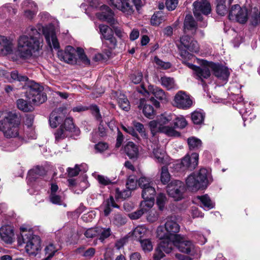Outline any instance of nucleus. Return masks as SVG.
Masks as SVG:
<instances>
[{"label":"nucleus","mask_w":260,"mask_h":260,"mask_svg":"<svg viewBox=\"0 0 260 260\" xmlns=\"http://www.w3.org/2000/svg\"><path fill=\"white\" fill-rule=\"evenodd\" d=\"M134 126L136 129L139 133L141 136L143 138H146V134L145 133L144 125L138 122H134Z\"/></svg>","instance_id":"obj_56"},{"label":"nucleus","mask_w":260,"mask_h":260,"mask_svg":"<svg viewBox=\"0 0 260 260\" xmlns=\"http://www.w3.org/2000/svg\"><path fill=\"white\" fill-rule=\"evenodd\" d=\"M205 118V113L202 111H195L191 114V119L195 124H200L203 123Z\"/></svg>","instance_id":"obj_37"},{"label":"nucleus","mask_w":260,"mask_h":260,"mask_svg":"<svg viewBox=\"0 0 260 260\" xmlns=\"http://www.w3.org/2000/svg\"><path fill=\"white\" fill-rule=\"evenodd\" d=\"M216 12L218 14L224 16L227 12V7L225 4H216Z\"/></svg>","instance_id":"obj_60"},{"label":"nucleus","mask_w":260,"mask_h":260,"mask_svg":"<svg viewBox=\"0 0 260 260\" xmlns=\"http://www.w3.org/2000/svg\"><path fill=\"white\" fill-rule=\"evenodd\" d=\"M20 235L17 241L19 245L25 244V250L30 255H36L41 250V240L33 233L32 229L26 225L20 228Z\"/></svg>","instance_id":"obj_2"},{"label":"nucleus","mask_w":260,"mask_h":260,"mask_svg":"<svg viewBox=\"0 0 260 260\" xmlns=\"http://www.w3.org/2000/svg\"><path fill=\"white\" fill-rule=\"evenodd\" d=\"M189 149L194 150L199 148L202 145V141L199 139L195 137L189 138L187 140Z\"/></svg>","instance_id":"obj_41"},{"label":"nucleus","mask_w":260,"mask_h":260,"mask_svg":"<svg viewBox=\"0 0 260 260\" xmlns=\"http://www.w3.org/2000/svg\"><path fill=\"white\" fill-rule=\"evenodd\" d=\"M105 39L106 40L105 43L110 49H114L115 47L117 42L116 39L113 37V33L110 35L109 37L105 38Z\"/></svg>","instance_id":"obj_54"},{"label":"nucleus","mask_w":260,"mask_h":260,"mask_svg":"<svg viewBox=\"0 0 260 260\" xmlns=\"http://www.w3.org/2000/svg\"><path fill=\"white\" fill-rule=\"evenodd\" d=\"M197 28V25L191 15H186L184 22V29L186 30H191L192 34H194Z\"/></svg>","instance_id":"obj_29"},{"label":"nucleus","mask_w":260,"mask_h":260,"mask_svg":"<svg viewBox=\"0 0 260 260\" xmlns=\"http://www.w3.org/2000/svg\"><path fill=\"white\" fill-rule=\"evenodd\" d=\"M85 236L88 238L98 237V228L88 229L84 233Z\"/></svg>","instance_id":"obj_63"},{"label":"nucleus","mask_w":260,"mask_h":260,"mask_svg":"<svg viewBox=\"0 0 260 260\" xmlns=\"http://www.w3.org/2000/svg\"><path fill=\"white\" fill-rule=\"evenodd\" d=\"M77 49L71 46L66 47L64 51H58L57 55L60 60L69 64H74L77 62Z\"/></svg>","instance_id":"obj_17"},{"label":"nucleus","mask_w":260,"mask_h":260,"mask_svg":"<svg viewBox=\"0 0 260 260\" xmlns=\"http://www.w3.org/2000/svg\"><path fill=\"white\" fill-rule=\"evenodd\" d=\"M171 243H172V248L175 246L180 251L188 254L194 258L200 257V248L196 246L191 241L186 240L182 236H180V239L177 238L172 241Z\"/></svg>","instance_id":"obj_6"},{"label":"nucleus","mask_w":260,"mask_h":260,"mask_svg":"<svg viewBox=\"0 0 260 260\" xmlns=\"http://www.w3.org/2000/svg\"><path fill=\"white\" fill-rule=\"evenodd\" d=\"M10 78L9 77L8 80L10 82L13 81H18L19 82H25L28 80L27 76L20 75L17 71H13L10 73Z\"/></svg>","instance_id":"obj_40"},{"label":"nucleus","mask_w":260,"mask_h":260,"mask_svg":"<svg viewBox=\"0 0 260 260\" xmlns=\"http://www.w3.org/2000/svg\"><path fill=\"white\" fill-rule=\"evenodd\" d=\"M141 203V208L146 212L148 211L154 205V199H143Z\"/></svg>","instance_id":"obj_43"},{"label":"nucleus","mask_w":260,"mask_h":260,"mask_svg":"<svg viewBox=\"0 0 260 260\" xmlns=\"http://www.w3.org/2000/svg\"><path fill=\"white\" fill-rule=\"evenodd\" d=\"M58 248L56 247L53 244L50 243L45 248V253L47 257L43 260H50V258L54 255L55 253L57 251Z\"/></svg>","instance_id":"obj_44"},{"label":"nucleus","mask_w":260,"mask_h":260,"mask_svg":"<svg viewBox=\"0 0 260 260\" xmlns=\"http://www.w3.org/2000/svg\"><path fill=\"white\" fill-rule=\"evenodd\" d=\"M139 109H142L144 115L147 118L151 119L154 116V110L152 106L147 103L145 99L140 98L138 105Z\"/></svg>","instance_id":"obj_22"},{"label":"nucleus","mask_w":260,"mask_h":260,"mask_svg":"<svg viewBox=\"0 0 260 260\" xmlns=\"http://www.w3.org/2000/svg\"><path fill=\"white\" fill-rule=\"evenodd\" d=\"M32 104L31 103L25 101L23 99H20L17 100V107L20 110L24 112H29L33 110Z\"/></svg>","instance_id":"obj_33"},{"label":"nucleus","mask_w":260,"mask_h":260,"mask_svg":"<svg viewBox=\"0 0 260 260\" xmlns=\"http://www.w3.org/2000/svg\"><path fill=\"white\" fill-rule=\"evenodd\" d=\"M174 117V114L172 113H165L161 114L158 118L159 123V132L168 136H179V133L175 130L174 127L170 126Z\"/></svg>","instance_id":"obj_8"},{"label":"nucleus","mask_w":260,"mask_h":260,"mask_svg":"<svg viewBox=\"0 0 260 260\" xmlns=\"http://www.w3.org/2000/svg\"><path fill=\"white\" fill-rule=\"evenodd\" d=\"M79 131L76 129L73 123L72 118H67L64 121L63 125H61L60 128L55 133V141H58L59 140L63 139L67 136V132H76Z\"/></svg>","instance_id":"obj_16"},{"label":"nucleus","mask_w":260,"mask_h":260,"mask_svg":"<svg viewBox=\"0 0 260 260\" xmlns=\"http://www.w3.org/2000/svg\"><path fill=\"white\" fill-rule=\"evenodd\" d=\"M178 4V0H166V7L169 11H173L176 9Z\"/></svg>","instance_id":"obj_59"},{"label":"nucleus","mask_w":260,"mask_h":260,"mask_svg":"<svg viewBox=\"0 0 260 260\" xmlns=\"http://www.w3.org/2000/svg\"><path fill=\"white\" fill-rule=\"evenodd\" d=\"M174 106L179 109H187L192 105V101L189 96L184 91H178L174 99Z\"/></svg>","instance_id":"obj_15"},{"label":"nucleus","mask_w":260,"mask_h":260,"mask_svg":"<svg viewBox=\"0 0 260 260\" xmlns=\"http://www.w3.org/2000/svg\"><path fill=\"white\" fill-rule=\"evenodd\" d=\"M113 222L116 225H122L126 223V220L120 215H116L114 217Z\"/></svg>","instance_id":"obj_64"},{"label":"nucleus","mask_w":260,"mask_h":260,"mask_svg":"<svg viewBox=\"0 0 260 260\" xmlns=\"http://www.w3.org/2000/svg\"><path fill=\"white\" fill-rule=\"evenodd\" d=\"M208 63L205 66L199 67L194 73L196 78L202 82H203L204 79H207L211 75L210 69L208 67Z\"/></svg>","instance_id":"obj_26"},{"label":"nucleus","mask_w":260,"mask_h":260,"mask_svg":"<svg viewBox=\"0 0 260 260\" xmlns=\"http://www.w3.org/2000/svg\"><path fill=\"white\" fill-rule=\"evenodd\" d=\"M160 240L161 241L158 244L155 253H154V260H160L164 257L165 254L163 252L166 253H169L172 250V243H171V242H168L163 240Z\"/></svg>","instance_id":"obj_19"},{"label":"nucleus","mask_w":260,"mask_h":260,"mask_svg":"<svg viewBox=\"0 0 260 260\" xmlns=\"http://www.w3.org/2000/svg\"><path fill=\"white\" fill-rule=\"evenodd\" d=\"M172 121H174V127L176 128L182 129L187 124V121L182 115L176 116L174 114V117Z\"/></svg>","instance_id":"obj_35"},{"label":"nucleus","mask_w":260,"mask_h":260,"mask_svg":"<svg viewBox=\"0 0 260 260\" xmlns=\"http://www.w3.org/2000/svg\"><path fill=\"white\" fill-rule=\"evenodd\" d=\"M41 34L33 27H28L26 34L18 40L17 53L22 59H29L39 56L42 47Z\"/></svg>","instance_id":"obj_1"},{"label":"nucleus","mask_w":260,"mask_h":260,"mask_svg":"<svg viewBox=\"0 0 260 260\" xmlns=\"http://www.w3.org/2000/svg\"><path fill=\"white\" fill-rule=\"evenodd\" d=\"M118 104L119 107L125 111H128L130 109L129 101L124 95L118 100Z\"/></svg>","instance_id":"obj_51"},{"label":"nucleus","mask_w":260,"mask_h":260,"mask_svg":"<svg viewBox=\"0 0 260 260\" xmlns=\"http://www.w3.org/2000/svg\"><path fill=\"white\" fill-rule=\"evenodd\" d=\"M229 18L232 21L244 24L248 20L247 9L241 8L239 5H233L230 10Z\"/></svg>","instance_id":"obj_10"},{"label":"nucleus","mask_w":260,"mask_h":260,"mask_svg":"<svg viewBox=\"0 0 260 260\" xmlns=\"http://www.w3.org/2000/svg\"><path fill=\"white\" fill-rule=\"evenodd\" d=\"M110 4L114 7L121 11L122 12L128 14L130 10L129 0H109Z\"/></svg>","instance_id":"obj_27"},{"label":"nucleus","mask_w":260,"mask_h":260,"mask_svg":"<svg viewBox=\"0 0 260 260\" xmlns=\"http://www.w3.org/2000/svg\"><path fill=\"white\" fill-rule=\"evenodd\" d=\"M46 173V171L43 167L37 166L28 172L27 179L28 181L32 182L40 177L43 176Z\"/></svg>","instance_id":"obj_25"},{"label":"nucleus","mask_w":260,"mask_h":260,"mask_svg":"<svg viewBox=\"0 0 260 260\" xmlns=\"http://www.w3.org/2000/svg\"><path fill=\"white\" fill-rule=\"evenodd\" d=\"M154 61L159 68L163 69H168L171 67V64L170 62H164L159 59L157 56L154 57Z\"/></svg>","instance_id":"obj_55"},{"label":"nucleus","mask_w":260,"mask_h":260,"mask_svg":"<svg viewBox=\"0 0 260 260\" xmlns=\"http://www.w3.org/2000/svg\"><path fill=\"white\" fill-rule=\"evenodd\" d=\"M180 230V226L177 223L175 217L172 216L167 218L165 227L159 226L157 229V237L160 240L172 242L176 239H180V235L177 234Z\"/></svg>","instance_id":"obj_4"},{"label":"nucleus","mask_w":260,"mask_h":260,"mask_svg":"<svg viewBox=\"0 0 260 260\" xmlns=\"http://www.w3.org/2000/svg\"><path fill=\"white\" fill-rule=\"evenodd\" d=\"M20 120L17 115L10 112H0V131L7 138L16 137L19 134Z\"/></svg>","instance_id":"obj_3"},{"label":"nucleus","mask_w":260,"mask_h":260,"mask_svg":"<svg viewBox=\"0 0 260 260\" xmlns=\"http://www.w3.org/2000/svg\"><path fill=\"white\" fill-rule=\"evenodd\" d=\"M0 236L2 240L7 244H12L14 241L13 229L10 225L2 226L0 229Z\"/></svg>","instance_id":"obj_21"},{"label":"nucleus","mask_w":260,"mask_h":260,"mask_svg":"<svg viewBox=\"0 0 260 260\" xmlns=\"http://www.w3.org/2000/svg\"><path fill=\"white\" fill-rule=\"evenodd\" d=\"M42 87L37 83H32L27 92V98L29 103L34 105H39L47 100L46 95L42 92Z\"/></svg>","instance_id":"obj_7"},{"label":"nucleus","mask_w":260,"mask_h":260,"mask_svg":"<svg viewBox=\"0 0 260 260\" xmlns=\"http://www.w3.org/2000/svg\"><path fill=\"white\" fill-rule=\"evenodd\" d=\"M163 20V16L161 12L155 13L151 19V23L153 25H158Z\"/></svg>","instance_id":"obj_49"},{"label":"nucleus","mask_w":260,"mask_h":260,"mask_svg":"<svg viewBox=\"0 0 260 260\" xmlns=\"http://www.w3.org/2000/svg\"><path fill=\"white\" fill-rule=\"evenodd\" d=\"M131 159L137 158L138 157L140 147L131 142Z\"/></svg>","instance_id":"obj_61"},{"label":"nucleus","mask_w":260,"mask_h":260,"mask_svg":"<svg viewBox=\"0 0 260 260\" xmlns=\"http://www.w3.org/2000/svg\"><path fill=\"white\" fill-rule=\"evenodd\" d=\"M171 180V175L169 172L168 169L166 166H163L160 171V181L165 185L169 183Z\"/></svg>","instance_id":"obj_39"},{"label":"nucleus","mask_w":260,"mask_h":260,"mask_svg":"<svg viewBox=\"0 0 260 260\" xmlns=\"http://www.w3.org/2000/svg\"><path fill=\"white\" fill-rule=\"evenodd\" d=\"M146 229L142 226L136 227L132 233H131V237H135L136 238H141L145 233Z\"/></svg>","instance_id":"obj_47"},{"label":"nucleus","mask_w":260,"mask_h":260,"mask_svg":"<svg viewBox=\"0 0 260 260\" xmlns=\"http://www.w3.org/2000/svg\"><path fill=\"white\" fill-rule=\"evenodd\" d=\"M208 67L212 71L215 77L222 81L224 83H226L230 75V72L227 67L212 62L208 63Z\"/></svg>","instance_id":"obj_13"},{"label":"nucleus","mask_w":260,"mask_h":260,"mask_svg":"<svg viewBox=\"0 0 260 260\" xmlns=\"http://www.w3.org/2000/svg\"><path fill=\"white\" fill-rule=\"evenodd\" d=\"M186 50L194 53H198L199 51V46L196 41L192 40Z\"/></svg>","instance_id":"obj_58"},{"label":"nucleus","mask_w":260,"mask_h":260,"mask_svg":"<svg viewBox=\"0 0 260 260\" xmlns=\"http://www.w3.org/2000/svg\"><path fill=\"white\" fill-rule=\"evenodd\" d=\"M162 86L170 90L176 88V84L173 78L163 76L160 79Z\"/></svg>","instance_id":"obj_32"},{"label":"nucleus","mask_w":260,"mask_h":260,"mask_svg":"<svg viewBox=\"0 0 260 260\" xmlns=\"http://www.w3.org/2000/svg\"><path fill=\"white\" fill-rule=\"evenodd\" d=\"M63 120V118L60 115H58L55 111L51 113L50 118L49 122L50 126L52 127L55 128L60 124Z\"/></svg>","instance_id":"obj_36"},{"label":"nucleus","mask_w":260,"mask_h":260,"mask_svg":"<svg viewBox=\"0 0 260 260\" xmlns=\"http://www.w3.org/2000/svg\"><path fill=\"white\" fill-rule=\"evenodd\" d=\"M209 175L208 171L205 168L192 173L186 179L187 187L191 191H197L207 183Z\"/></svg>","instance_id":"obj_5"},{"label":"nucleus","mask_w":260,"mask_h":260,"mask_svg":"<svg viewBox=\"0 0 260 260\" xmlns=\"http://www.w3.org/2000/svg\"><path fill=\"white\" fill-rule=\"evenodd\" d=\"M43 35L45 36L48 45L55 49L59 48V43L57 39L54 29L52 27H46L43 28Z\"/></svg>","instance_id":"obj_18"},{"label":"nucleus","mask_w":260,"mask_h":260,"mask_svg":"<svg viewBox=\"0 0 260 260\" xmlns=\"http://www.w3.org/2000/svg\"><path fill=\"white\" fill-rule=\"evenodd\" d=\"M142 189V197L143 199H154L156 191L153 185H151Z\"/></svg>","instance_id":"obj_34"},{"label":"nucleus","mask_w":260,"mask_h":260,"mask_svg":"<svg viewBox=\"0 0 260 260\" xmlns=\"http://www.w3.org/2000/svg\"><path fill=\"white\" fill-rule=\"evenodd\" d=\"M137 91L145 96H148L151 93L159 100L165 101L167 99L166 94L162 89L152 85L148 86V90L142 85L141 87H138Z\"/></svg>","instance_id":"obj_14"},{"label":"nucleus","mask_w":260,"mask_h":260,"mask_svg":"<svg viewBox=\"0 0 260 260\" xmlns=\"http://www.w3.org/2000/svg\"><path fill=\"white\" fill-rule=\"evenodd\" d=\"M197 199L201 203V207L205 210H209L214 207V203L211 200L209 196L207 194L198 196Z\"/></svg>","instance_id":"obj_28"},{"label":"nucleus","mask_w":260,"mask_h":260,"mask_svg":"<svg viewBox=\"0 0 260 260\" xmlns=\"http://www.w3.org/2000/svg\"><path fill=\"white\" fill-rule=\"evenodd\" d=\"M110 235L111 230L110 228H98V237L101 241H104L109 237Z\"/></svg>","instance_id":"obj_42"},{"label":"nucleus","mask_w":260,"mask_h":260,"mask_svg":"<svg viewBox=\"0 0 260 260\" xmlns=\"http://www.w3.org/2000/svg\"><path fill=\"white\" fill-rule=\"evenodd\" d=\"M77 53L78 55L79 59L84 65L89 66L90 64V61L85 54L83 49L81 48H77Z\"/></svg>","instance_id":"obj_45"},{"label":"nucleus","mask_w":260,"mask_h":260,"mask_svg":"<svg viewBox=\"0 0 260 260\" xmlns=\"http://www.w3.org/2000/svg\"><path fill=\"white\" fill-rule=\"evenodd\" d=\"M61 194V192H58L57 193L50 194V202L54 204L61 205L63 201V197Z\"/></svg>","instance_id":"obj_46"},{"label":"nucleus","mask_w":260,"mask_h":260,"mask_svg":"<svg viewBox=\"0 0 260 260\" xmlns=\"http://www.w3.org/2000/svg\"><path fill=\"white\" fill-rule=\"evenodd\" d=\"M99 28L100 32L104 39L107 37H109V35L113 33L112 29L106 25H100L99 26Z\"/></svg>","instance_id":"obj_53"},{"label":"nucleus","mask_w":260,"mask_h":260,"mask_svg":"<svg viewBox=\"0 0 260 260\" xmlns=\"http://www.w3.org/2000/svg\"><path fill=\"white\" fill-rule=\"evenodd\" d=\"M199 154L192 153L190 156H185L180 162L175 165V169L177 172H183L186 170H192L198 164Z\"/></svg>","instance_id":"obj_9"},{"label":"nucleus","mask_w":260,"mask_h":260,"mask_svg":"<svg viewBox=\"0 0 260 260\" xmlns=\"http://www.w3.org/2000/svg\"><path fill=\"white\" fill-rule=\"evenodd\" d=\"M101 13H97L96 16L100 20L106 21L111 24H115L114 13L108 6L102 5L100 7Z\"/></svg>","instance_id":"obj_20"},{"label":"nucleus","mask_w":260,"mask_h":260,"mask_svg":"<svg viewBox=\"0 0 260 260\" xmlns=\"http://www.w3.org/2000/svg\"><path fill=\"white\" fill-rule=\"evenodd\" d=\"M111 208H119V206L115 202L114 199L112 196L107 200L106 206L104 209V214L105 216H108L111 211Z\"/></svg>","instance_id":"obj_38"},{"label":"nucleus","mask_w":260,"mask_h":260,"mask_svg":"<svg viewBox=\"0 0 260 260\" xmlns=\"http://www.w3.org/2000/svg\"><path fill=\"white\" fill-rule=\"evenodd\" d=\"M167 198L164 193H159L156 198V204L160 210H162L165 207Z\"/></svg>","instance_id":"obj_48"},{"label":"nucleus","mask_w":260,"mask_h":260,"mask_svg":"<svg viewBox=\"0 0 260 260\" xmlns=\"http://www.w3.org/2000/svg\"><path fill=\"white\" fill-rule=\"evenodd\" d=\"M159 217V215L156 211L155 210H151L147 215V219L148 221L150 222H154L156 221Z\"/></svg>","instance_id":"obj_57"},{"label":"nucleus","mask_w":260,"mask_h":260,"mask_svg":"<svg viewBox=\"0 0 260 260\" xmlns=\"http://www.w3.org/2000/svg\"><path fill=\"white\" fill-rule=\"evenodd\" d=\"M153 153L155 161L160 164H165L167 163L168 156L165 152L158 148L153 149Z\"/></svg>","instance_id":"obj_30"},{"label":"nucleus","mask_w":260,"mask_h":260,"mask_svg":"<svg viewBox=\"0 0 260 260\" xmlns=\"http://www.w3.org/2000/svg\"><path fill=\"white\" fill-rule=\"evenodd\" d=\"M141 247L145 252H149L153 249V246L151 242L149 239H144L140 240Z\"/></svg>","instance_id":"obj_52"},{"label":"nucleus","mask_w":260,"mask_h":260,"mask_svg":"<svg viewBox=\"0 0 260 260\" xmlns=\"http://www.w3.org/2000/svg\"><path fill=\"white\" fill-rule=\"evenodd\" d=\"M138 184L141 188L149 186L151 185H154L151 179L144 176L139 178Z\"/></svg>","instance_id":"obj_50"},{"label":"nucleus","mask_w":260,"mask_h":260,"mask_svg":"<svg viewBox=\"0 0 260 260\" xmlns=\"http://www.w3.org/2000/svg\"><path fill=\"white\" fill-rule=\"evenodd\" d=\"M167 192L169 196L179 201L182 199L185 190V186L183 182L179 180H173L167 187Z\"/></svg>","instance_id":"obj_11"},{"label":"nucleus","mask_w":260,"mask_h":260,"mask_svg":"<svg viewBox=\"0 0 260 260\" xmlns=\"http://www.w3.org/2000/svg\"><path fill=\"white\" fill-rule=\"evenodd\" d=\"M13 51V44L6 37L0 36V53L6 55Z\"/></svg>","instance_id":"obj_24"},{"label":"nucleus","mask_w":260,"mask_h":260,"mask_svg":"<svg viewBox=\"0 0 260 260\" xmlns=\"http://www.w3.org/2000/svg\"><path fill=\"white\" fill-rule=\"evenodd\" d=\"M96 179L99 183L104 185H107L112 183V182L108 177L103 175H98Z\"/></svg>","instance_id":"obj_62"},{"label":"nucleus","mask_w":260,"mask_h":260,"mask_svg":"<svg viewBox=\"0 0 260 260\" xmlns=\"http://www.w3.org/2000/svg\"><path fill=\"white\" fill-rule=\"evenodd\" d=\"M193 14L197 19L202 20V15H207L211 13V7L207 0L196 1L193 3Z\"/></svg>","instance_id":"obj_12"},{"label":"nucleus","mask_w":260,"mask_h":260,"mask_svg":"<svg viewBox=\"0 0 260 260\" xmlns=\"http://www.w3.org/2000/svg\"><path fill=\"white\" fill-rule=\"evenodd\" d=\"M22 7L24 9L25 16L29 19L32 18L37 13V5L31 1H24L22 3Z\"/></svg>","instance_id":"obj_23"},{"label":"nucleus","mask_w":260,"mask_h":260,"mask_svg":"<svg viewBox=\"0 0 260 260\" xmlns=\"http://www.w3.org/2000/svg\"><path fill=\"white\" fill-rule=\"evenodd\" d=\"M246 105L249 106V104L245 103L243 102V99L242 96L239 98L238 101V104H236L234 107L238 110H239L240 114L242 116L243 120L245 119L246 114L249 113H251L250 110H247V108H245Z\"/></svg>","instance_id":"obj_31"}]
</instances>
